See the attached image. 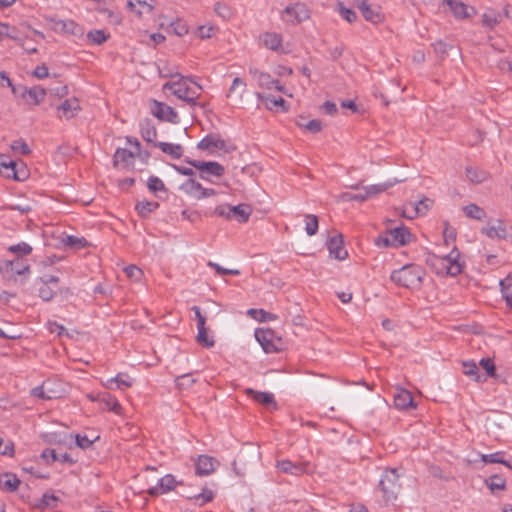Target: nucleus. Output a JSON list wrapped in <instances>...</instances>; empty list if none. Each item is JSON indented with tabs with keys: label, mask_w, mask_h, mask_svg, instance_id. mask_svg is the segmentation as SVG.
Returning <instances> with one entry per match:
<instances>
[{
	"label": "nucleus",
	"mask_w": 512,
	"mask_h": 512,
	"mask_svg": "<svg viewBox=\"0 0 512 512\" xmlns=\"http://www.w3.org/2000/svg\"><path fill=\"white\" fill-rule=\"evenodd\" d=\"M176 81L166 82L162 89L169 90L178 99L185 101L187 104L194 106L197 104V99L201 95L202 87L197 82L193 81L190 76L177 75Z\"/></svg>",
	"instance_id": "obj_1"
},
{
	"label": "nucleus",
	"mask_w": 512,
	"mask_h": 512,
	"mask_svg": "<svg viewBox=\"0 0 512 512\" xmlns=\"http://www.w3.org/2000/svg\"><path fill=\"white\" fill-rule=\"evenodd\" d=\"M460 252L456 247L445 256L430 255L427 264L433 267L437 274L457 276L462 272L463 266L459 262Z\"/></svg>",
	"instance_id": "obj_2"
},
{
	"label": "nucleus",
	"mask_w": 512,
	"mask_h": 512,
	"mask_svg": "<svg viewBox=\"0 0 512 512\" xmlns=\"http://www.w3.org/2000/svg\"><path fill=\"white\" fill-rule=\"evenodd\" d=\"M423 270L416 265H406L391 273V280L405 288H419L422 284Z\"/></svg>",
	"instance_id": "obj_3"
},
{
	"label": "nucleus",
	"mask_w": 512,
	"mask_h": 512,
	"mask_svg": "<svg viewBox=\"0 0 512 512\" xmlns=\"http://www.w3.org/2000/svg\"><path fill=\"white\" fill-rule=\"evenodd\" d=\"M378 487L384 503L386 505L393 503L401 490L397 470L395 468L386 469L380 478Z\"/></svg>",
	"instance_id": "obj_4"
},
{
	"label": "nucleus",
	"mask_w": 512,
	"mask_h": 512,
	"mask_svg": "<svg viewBox=\"0 0 512 512\" xmlns=\"http://www.w3.org/2000/svg\"><path fill=\"white\" fill-rule=\"evenodd\" d=\"M255 338L266 353H276L283 349L284 342L276 332L270 328H258L255 330Z\"/></svg>",
	"instance_id": "obj_5"
},
{
	"label": "nucleus",
	"mask_w": 512,
	"mask_h": 512,
	"mask_svg": "<svg viewBox=\"0 0 512 512\" xmlns=\"http://www.w3.org/2000/svg\"><path fill=\"white\" fill-rule=\"evenodd\" d=\"M191 166L195 167L200 171L199 177L203 180H209L211 176L221 177L225 173L224 167L218 162L214 161H187Z\"/></svg>",
	"instance_id": "obj_6"
},
{
	"label": "nucleus",
	"mask_w": 512,
	"mask_h": 512,
	"mask_svg": "<svg viewBox=\"0 0 512 512\" xmlns=\"http://www.w3.org/2000/svg\"><path fill=\"white\" fill-rule=\"evenodd\" d=\"M282 18L286 22L298 24L310 18V10L304 3L297 2L283 10Z\"/></svg>",
	"instance_id": "obj_7"
},
{
	"label": "nucleus",
	"mask_w": 512,
	"mask_h": 512,
	"mask_svg": "<svg viewBox=\"0 0 512 512\" xmlns=\"http://www.w3.org/2000/svg\"><path fill=\"white\" fill-rule=\"evenodd\" d=\"M46 21L51 23V28L57 33L82 36L83 28L73 20H57L53 17H46Z\"/></svg>",
	"instance_id": "obj_8"
},
{
	"label": "nucleus",
	"mask_w": 512,
	"mask_h": 512,
	"mask_svg": "<svg viewBox=\"0 0 512 512\" xmlns=\"http://www.w3.org/2000/svg\"><path fill=\"white\" fill-rule=\"evenodd\" d=\"M151 112L156 118H158L161 121H167L173 124L179 122V116L177 112L171 106L163 102L153 100Z\"/></svg>",
	"instance_id": "obj_9"
},
{
	"label": "nucleus",
	"mask_w": 512,
	"mask_h": 512,
	"mask_svg": "<svg viewBox=\"0 0 512 512\" xmlns=\"http://www.w3.org/2000/svg\"><path fill=\"white\" fill-rule=\"evenodd\" d=\"M220 462L209 455H199L195 460V474L197 476H208L215 472Z\"/></svg>",
	"instance_id": "obj_10"
},
{
	"label": "nucleus",
	"mask_w": 512,
	"mask_h": 512,
	"mask_svg": "<svg viewBox=\"0 0 512 512\" xmlns=\"http://www.w3.org/2000/svg\"><path fill=\"white\" fill-rule=\"evenodd\" d=\"M0 173L7 177H13L15 180L21 181L27 177L26 170H17V163L10 159L7 155H0Z\"/></svg>",
	"instance_id": "obj_11"
},
{
	"label": "nucleus",
	"mask_w": 512,
	"mask_h": 512,
	"mask_svg": "<svg viewBox=\"0 0 512 512\" xmlns=\"http://www.w3.org/2000/svg\"><path fill=\"white\" fill-rule=\"evenodd\" d=\"M178 484H182V482H177L173 475L167 474L159 480L157 486L149 488L147 493L152 497H157L174 490Z\"/></svg>",
	"instance_id": "obj_12"
},
{
	"label": "nucleus",
	"mask_w": 512,
	"mask_h": 512,
	"mask_svg": "<svg viewBox=\"0 0 512 512\" xmlns=\"http://www.w3.org/2000/svg\"><path fill=\"white\" fill-rule=\"evenodd\" d=\"M356 7L361 11L365 20L374 24L380 23L383 20L379 7L371 6L367 0H355Z\"/></svg>",
	"instance_id": "obj_13"
},
{
	"label": "nucleus",
	"mask_w": 512,
	"mask_h": 512,
	"mask_svg": "<svg viewBox=\"0 0 512 512\" xmlns=\"http://www.w3.org/2000/svg\"><path fill=\"white\" fill-rule=\"evenodd\" d=\"M327 248L330 256L337 260H344L348 256V252L344 248L343 236L341 234L331 237L327 242Z\"/></svg>",
	"instance_id": "obj_14"
},
{
	"label": "nucleus",
	"mask_w": 512,
	"mask_h": 512,
	"mask_svg": "<svg viewBox=\"0 0 512 512\" xmlns=\"http://www.w3.org/2000/svg\"><path fill=\"white\" fill-rule=\"evenodd\" d=\"M253 78L257 81L258 85L262 88L272 89L273 87L278 91H283V86L280 85L278 80L271 77L269 73L261 72L256 69L250 70Z\"/></svg>",
	"instance_id": "obj_15"
},
{
	"label": "nucleus",
	"mask_w": 512,
	"mask_h": 512,
	"mask_svg": "<svg viewBox=\"0 0 512 512\" xmlns=\"http://www.w3.org/2000/svg\"><path fill=\"white\" fill-rule=\"evenodd\" d=\"M394 406L400 410L416 408V403L410 391L398 389L394 395Z\"/></svg>",
	"instance_id": "obj_16"
},
{
	"label": "nucleus",
	"mask_w": 512,
	"mask_h": 512,
	"mask_svg": "<svg viewBox=\"0 0 512 512\" xmlns=\"http://www.w3.org/2000/svg\"><path fill=\"white\" fill-rule=\"evenodd\" d=\"M392 238V246L400 247L408 244L411 241V233L405 226L393 228L388 231Z\"/></svg>",
	"instance_id": "obj_17"
},
{
	"label": "nucleus",
	"mask_w": 512,
	"mask_h": 512,
	"mask_svg": "<svg viewBox=\"0 0 512 512\" xmlns=\"http://www.w3.org/2000/svg\"><path fill=\"white\" fill-rule=\"evenodd\" d=\"M445 2L450 7L453 15L456 18L466 19L475 14L474 8H469L466 4L459 0H445Z\"/></svg>",
	"instance_id": "obj_18"
},
{
	"label": "nucleus",
	"mask_w": 512,
	"mask_h": 512,
	"mask_svg": "<svg viewBox=\"0 0 512 512\" xmlns=\"http://www.w3.org/2000/svg\"><path fill=\"white\" fill-rule=\"evenodd\" d=\"M200 150H224L226 142L217 134L206 135L197 145Z\"/></svg>",
	"instance_id": "obj_19"
},
{
	"label": "nucleus",
	"mask_w": 512,
	"mask_h": 512,
	"mask_svg": "<svg viewBox=\"0 0 512 512\" xmlns=\"http://www.w3.org/2000/svg\"><path fill=\"white\" fill-rule=\"evenodd\" d=\"M0 271L4 272H15L17 275H24L30 271L28 264H22L19 259L5 260L0 262Z\"/></svg>",
	"instance_id": "obj_20"
},
{
	"label": "nucleus",
	"mask_w": 512,
	"mask_h": 512,
	"mask_svg": "<svg viewBox=\"0 0 512 512\" xmlns=\"http://www.w3.org/2000/svg\"><path fill=\"white\" fill-rule=\"evenodd\" d=\"M497 225L488 224L482 227L481 232L491 239H505L507 237V230L501 220H497Z\"/></svg>",
	"instance_id": "obj_21"
},
{
	"label": "nucleus",
	"mask_w": 512,
	"mask_h": 512,
	"mask_svg": "<svg viewBox=\"0 0 512 512\" xmlns=\"http://www.w3.org/2000/svg\"><path fill=\"white\" fill-rule=\"evenodd\" d=\"M245 392L248 396L252 397L259 404H262L266 407L274 406L276 408L277 406L274 399V395L272 393L260 392L252 388H247Z\"/></svg>",
	"instance_id": "obj_22"
},
{
	"label": "nucleus",
	"mask_w": 512,
	"mask_h": 512,
	"mask_svg": "<svg viewBox=\"0 0 512 512\" xmlns=\"http://www.w3.org/2000/svg\"><path fill=\"white\" fill-rule=\"evenodd\" d=\"M100 404L102 405V408L107 411H112L117 415H120L122 413V406L118 402L115 396L111 395L110 393H103L99 396Z\"/></svg>",
	"instance_id": "obj_23"
},
{
	"label": "nucleus",
	"mask_w": 512,
	"mask_h": 512,
	"mask_svg": "<svg viewBox=\"0 0 512 512\" xmlns=\"http://www.w3.org/2000/svg\"><path fill=\"white\" fill-rule=\"evenodd\" d=\"M78 110H80L78 100L76 98L67 99L58 107L59 117L70 119L75 116Z\"/></svg>",
	"instance_id": "obj_24"
},
{
	"label": "nucleus",
	"mask_w": 512,
	"mask_h": 512,
	"mask_svg": "<svg viewBox=\"0 0 512 512\" xmlns=\"http://www.w3.org/2000/svg\"><path fill=\"white\" fill-rule=\"evenodd\" d=\"M21 484L20 479L13 473L0 475V489L6 492H14Z\"/></svg>",
	"instance_id": "obj_25"
},
{
	"label": "nucleus",
	"mask_w": 512,
	"mask_h": 512,
	"mask_svg": "<svg viewBox=\"0 0 512 512\" xmlns=\"http://www.w3.org/2000/svg\"><path fill=\"white\" fill-rule=\"evenodd\" d=\"M142 138L148 143H154L157 138V130L150 119H145L140 123Z\"/></svg>",
	"instance_id": "obj_26"
},
{
	"label": "nucleus",
	"mask_w": 512,
	"mask_h": 512,
	"mask_svg": "<svg viewBox=\"0 0 512 512\" xmlns=\"http://www.w3.org/2000/svg\"><path fill=\"white\" fill-rule=\"evenodd\" d=\"M251 213V207L247 204L231 205V219H235L239 223L247 222Z\"/></svg>",
	"instance_id": "obj_27"
},
{
	"label": "nucleus",
	"mask_w": 512,
	"mask_h": 512,
	"mask_svg": "<svg viewBox=\"0 0 512 512\" xmlns=\"http://www.w3.org/2000/svg\"><path fill=\"white\" fill-rule=\"evenodd\" d=\"M277 467L283 473H288V474H292V475H300L305 471V464L293 463L289 460L278 461Z\"/></svg>",
	"instance_id": "obj_28"
},
{
	"label": "nucleus",
	"mask_w": 512,
	"mask_h": 512,
	"mask_svg": "<svg viewBox=\"0 0 512 512\" xmlns=\"http://www.w3.org/2000/svg\"><path fill=\"white\" fill-rule=\"evenodd\" d=\"M432 203V200L425 197L413 206L412 213L408 214L406 211H404L403 216L408 219H413L418 215H424L429 211Z\"/></svg>",
	"instance_id": "obj_29"
},
{
	"label": "nucleus",
	"mask_w": 512,
	"mask_h": 512,
	"mask_svg": "<svg viewBox=\"0 0 512 512\" xmlns=\"http://www.w3.org/2000/svg\"><path fill=\"white\" fill-rule=\"evenodd\" d=\"M154 146L159 147L163 153L170 155L173 159L181 158L184 152V149L180 144L159 142L155 143Z\"/></svg>",
	"instance_id": "obj_30"
},
{
	"label": "nucleus",
	"mask_w": 512,
	"mask_h": 512,
	"mask_svg": "<svg viewBox=\"0 0 512 512\" xmlns=\"http://www.w3.org/2000/svg\"><path fill=\"white\" fill-rule=\"evenodd\" d=\"M261 38L264 46L270 50L277 51L282 45L281 34L275 32H265Z\"/></svg>",
	"instance_id": "obj_31"
},
{
	"label": "nucleus",
	"mask_w": 512,
	"mask_h": 512,
	"mask_svg": "<svg viewBox=\"0 0 512 512\" xmlns=\"http://www.w3.org/2000/svg\"><path fill=\"white\" fill-rule=\"evenodd\" d=\"M214 498L215 492L208 487H203L202 491L199 494L188 497L190 501H192L194 504L198 506H203L209 502H212Z\"/></svg>",
	"instance_id": "obj_32"
},
{
	"label": "nucleus",
	"mask_w": 512,
	"mask_h": 512,
	"mask_svg": "<svg viewBox=\"0 0 512 512\" xmlns=\"http://www.w3.org/2000/svg\"><path fill=\"white\" fill-rule=\"evenodd\" d=\"M113 385L118 389H125L132 386V379L129 375L119 373L117 376L107 380V387L113 389Z\"/></svg>",
	"instance_id": "obj_33"
},
{
	"label": "nucleus",
	"mask_w": 512,
	"mask_h": 512,
	"mask_svg": "<svg viewBox=\"0 0 512 512\" xmlns=\"http://www.w3.org/2000/svg\"><path fill=\"white\" fill-rule=\"evenodd\" d=\"M159 208V203L154 201H140L136 204L135 210L142 218H147L153 211Z\"/></svg>",
	"instance_id": "obj_34"
},
{
	"label": "nucleus",
	"mask_w": 512,
	"mask_h": 512,
	"mask_svg": "<svg viewBox=\"0 0 512 512\" xmlns=\"http://www.w3.org/2000/svg\"><path fill=\"white\" fill-rule=\"evenodd\" d=\"M203 186L197 182L195 179L189 178L187 179L181 186L180 189L183 190L187 195L197 199V196L201 194Z\"/></svg>",
	"instance_id": "obj_35"
},
{
	"label": "nucleus",
	"mask_w": 512,
	"mask_h": 512,
	"mask_svg": "<svg viewBox=\"0 0 512 512\" xmlns=\"http://www.w3.org/2000/svg\"><path fill=\"white\" fill-rule=\"evenodd\" d=\"M135 156L134 154L126 149V148H118L114 154V166H117L119 163H123L125 165L132 164Z\"/></svg>",
	"instance_id": "obj_36"
},
{
	"label": "nucleus",
	"mask_w": 512,
	"mask_h": 512,
	"mask_svg": "<svg viewBox=\"0 0 512 512\" xmlns=\"http://www.w3.org/2000/svg\"><path fill=\"white\" fill-rule=\"evenodd\" d=\"M45 95L46 90L40 86H34L23 93V97L28 96L34 105L40 104L44 100Z\"/></svg>",
	"instance_id": "obj_37"
},
{
	"label": "nucleus",
	"mask_w": 512,
	"mask_h": 512,
	"mask_svg": "<svg viewBox=\"0 0 512 512\" xmlns=\"http://www.w3.org/2000/svg\"><path fill=\"white\" fill-rule=\"evenodd\" d=\"M198 334L196 336V341L199 345L210 348L214 346L213 338L208 336V329L206 328V324L197 325Z\"/></svg>",
	"instance_id": "obj_38"
},
{
	"label": "nucleus",
	"mask_w": 512,
	"mask_h": 512,
	"mask_svg": "<svg viewBox=\"0 0 512 512\" xmlns=\"http://www.w3.org/2000/svg\"><path fill=\"white\" fill-rule=\"evenodd\" d=\"M466 177L470 182L479 184L487 179V173L479 168L467 166Z\"/></svg>",
	"instance_id": "obj_39"
},
{
	"label": "nucleus",
	"mask_w": 512,
	"mask_h": 512,
	"mask_svg": "<svg viewBox=\"0 0 512 512\" xmlns=\"http://www.w3.org/2000/svg\"><path fill=\"white\" fill-rule=\"evenodd\" d=\"M463 211L465 215L471 219L482 220L486 217L484 209L473 203L464 206Z\"/></svg>",
	"instance_id": "obj_40"
},
{
	"label": "nucleus",
	"mask_w": 512,
	"mask_h": 512,
	"mask_svg": "<svg viewBox=\"0 0 512 512\" xmlns=\"http://www.w3.org/2000/svg\"><path fill=\"white\" fill-rule=\"evenodd\" d=\"M257 98L262 100L267 109L272 110L275 107L281 106L284 107L286 101L282 97H274L272 95H262L257 93Z\"/></svg>",
	"instance_id": "obj_41"
},
{
	"label": "nucleus",
	"mask_w": 512,
	"mask_h": 512,
	"mask_svg": "<svg viewBox=\"0 0 512 512\" xmlns=\"http://www.w3.org/2000/svg\"><path fill=\"white\" fill-rule=\"evenodd\" d=\"M463 373L467 376L473 377L476 382H483L486 377L479 374V368L475 362H463Z\"/></svg>",
	"instance_id": "obj_42"
},
{
	"label": "nucleus",
	"mask_w": 512,
	"mask_h": 512,
	"mask_svg": "<svg viewBox=\"0 0 512 512\" xmlns=\"http://www.w3.org/2000/svg\"><path fill=\"white\" fill-rule=\"evenodd\" d=\"M248 314L260 322L274 321L278 318L277 315L267 312L263 309L252 308L248 310Z\"/></svg>",
	"instance_id": "obj_43"
},
{
	"label": "nucleus",
	"mask_w": 512,
	"mask_h": 512,
	"mask_svg": "<svg viewBox=\"0 0 512 512\" xmlns=\"http://www.w3.org/2000/svg\"><path fill=\"white\" fill-rule=\"evenodd\" d=\"M396 182H397V180H395L393 182H386L383 184H375V185L366 186L364 188V191L367 194V197L370 198L372 196L378 195L381 192H384L388 188L392 187Z\"/></svg>",
	"instance_id": "obj_44"
},
{
	"label": "nucleus",
	"mask_w": 512,
	"mask_h": 512,
	"mask_svg": "<svg viewBox=\"0 0 512 512\" xmlns=\"http://www.w3.org/2000/svg\"><path fill=\"white\" fill-rule=\"evenodd\" d=\"M305 231L309 236H313L318 231V217L314 214L305 215Z\"/></svg>",
	"instance_id": "obj_45"
},
{
	"label": "nucleus",
	"mask_w": 512,
	"mask_h": 512,
	"mask_svg": "<svg viewBox=\"0 0 512 512\" xmlns=\"http://www.w3.org/2000/svg\"><path fill=\"white\" fill-rule=\"evenodd\" d=\"M175 383L180 389H188L196 383V379L193 377L192 373H185L177 376Z\"/></svg>",
	"instance_id": "obj_46"
},
{
	"label": "nucleus",
	"mask_w": 512,
	"mask_h": 512,
	"mask_svg": "<svg viewBox=\"0 0 512 512\" xmlns=\"http://www.w3.org/2000/svg\"><path fill=\"white\" fill-rule=\"evenodd\" d=\"M337 11L341 15V17L349 23H353L357 19L356 12L350 8L345 7L343 2L337 3Z\"/></svg>",
	"instance_id": "obj_47"
},
{
	"label": "nucleus",
	"mask_w": 512,
	"mask_h": 512,
	"mask_svg": "<svg viewBox=\"0 0 512 512\" xmlns=\"http://www.w3.org/2000/svg\"><path fill=\"white\" fill-rule=\"evenodd\" d=\"M8 251L16 254L18 256H26V255L31 254L32 247L25 242H21V243L9 246Z\"/></svg>",
	"instance_id": "obj_48"
},
{
	"label": "nucleus",
	"mask_w": 512,
	"mask_h": 512,
	"mask_svg": "<svg viewBox=\"0 0 512 512\" xmlns=\"http://www.w3.org/2000/svg\"><path fill=\"white\" fill-rule=\"evenodd\" d=\"M505 483V479L498 475H492L486 480V484L492 492L496 490H503L505 488Z\"/></svg>",
	"instance_id": "obj_49"
},
{
	"label": "nucleus",
	"mask_w": 512,
	"mask_h": 512,
	"mask_svg": "<svg viewBox=\"0 0 512 512\" xmlns=\"http://www.w3.org/2000/svg\"><path fill=\"white\" fill-rule=\"evenodd\" d=\"M10 147L13 150V152L18 153L20 155H28L31 153V149L22 138L13 141Z\"/></svg>",
	"instance_id": "obj_50"
},
{
	"label": "nucleus",
	"mask_w": 512,
	"mask_h": 512,
	"mask_svg": "<svg viewBox=\"0 0 512 512\" xmlns=\"http://www.w3.org/2000/svg\"><path fill=\"white\" fill-rule=\"evenodd\" d=\"M31 395L42 400H50L55 397L54 395H52L51 390H46L45 383H43L41 386L34 387L31 390Z\"/></svg>",
	"instance_id": "obj_51"
},
{
	"label": "nucleus",
	"mask_w": 512,
	"mask_h": 512,
	"mask_svg": "<svg viewBox=\"0 0 512 512\" xmlns=\"http://www.w3.org/2000/svg\"><path fill=\"white\" fill-rule=\"evenodd\" d=\"M108 37L109 36L106 35L103 30H93V31L88 32V34H87V38L93 44H96V45L103 44L108 39Z\"/></svg>",
	"instance_id": "obj_52"
},
{
	"label": "nucleus",
	"mask_w": 512,
	"mask_h": 512,
	"mask_svg": "<svg viewBox=\"0 0 512 512\" xmlns=\"http://www.w3.org/2000/svg\"><path fill=\"white\" fill-rule=\"evenodd\" d=\"M63 242L65 245L77 249L85 248L88 245V242L85 238H79L76 236H67L66 239L63 240Z\"/></svg>",
	"instance_id": "obj_53"
},
{
	"label": "nucleus",
	"mask_w": 512,
	"mask_h": 512,
	"mask_svg": "<svg viewBox=\"0 0 512 512\" xmlns=\"http://www.w3.org/2000/svg\"><path fill=\"white\" fill-rule=\"evenodd\" d=\"M148 188L151 192H159V191H166L165 185L163 181L156 177V176H150L147 182Z\"/></svg>",
	"instance_id": "obj_54"
},
{
	"label": "nucleus",
	"mask_w": 512,
	"mask_h": 512,
	"mask_svg": "<svg viewBox=\"0 0 512 512\" xmlns=\"http://www.w3.org/2000/svg\"><path fill=\"white\" fill-rule=\"evenodd\" d=\"M99 439V436H95L93 439L88 438L86 435H75L76 445L82 449L89 448L95 441Z\"/></svg>",
	"instance_id": "obj_55"
},
{
	"label": "nucleus",
	"mask_w": 512,
	"mask_h": 512,
	"mask_svg": "<svg viewBox=\"0 0 512 512\" xmlns=\"http://www.w3.org/2000/svg\"><path fill=\"white\" fill-rule=\"evenodd\" d=\"M38 295L43 301L49 302L54 298L55 290L52 286L42 284V286L39 288Z\"/></svg>",
	"instance_id": "obj_56"
},
{
	"label": "nucleus",
	"mask_w": 512,
	"mask_h": 512,
	"mask_svg": "<svg viewBox=\"0 0 512 512\" xmlns=\"http://www.w3.org/2000/svg\"><path fill=\"white\" fill-rule=\"evenodd\" d=\"M124 272L128 278H130L134 281H139L143 274L142 270L135 265L127 266L124 269Z\"/></svg>",
	"instance_id": "obj_57"
},
{
	"label": "nucleus",
	"mask_w": 512,
	"mask_h": 512,
	"mask_svg": "<svg viewBox=\"0 0 512 512\" xmlns=\"http://www.w3.org/2000/svg\"><path fill=\"white\" fill-rule=\"evenodd\" d=\"M480 365L486 371L487 375L490 377H494L496 373L495 364L490 358H483L480 360Z\"/></svg>",
	"instance_id": "obj_58"
},
{
	"label": "nucleus",
	"mask_w": 512,
	"mask_h": 512,
	"mask_svg": "<svg viewBox=\"0 0 512 512\" xmlns=\"http://www.w3.org/2000/svg\"><path fill=\"white\" fill-rule=\"evenodd\" d=\"M300 127H304L306 130L310 131L311 133H318L322 130V123L318 119H313L307 122L306 124H300L298 123Z\"/></svg>",
	"instance_id": "obj_59"
},
{
	"label": "nucleus",
	"mask_w": 512,
	"mask_h": 512,
	"mask_svg": "<svg viewBox=\"0 0 512 512\" xmlns=\"http://www.w3.org/2000/svg\"><path fill=\"white\" fill-rule=\"evenodd\" d=\"M434 51L440 55V57H445V55L448 53V50L452 48L451 45L447 44L446 42L442 40H438L433 44Z\"/></svg>",
	"instance_id": "obj_60"
},
{
	"label": "nucleus",
	"mask_w": 512,
	"mask_h": 512,
	"mask_svg": "<svg viewBox=\"0 0 512 512\" xmlns=\"http://www.w3.org/2000/svg\"><path fill=\"white\" fill-rule=\"evenodd\" d=\"M217 216L224 217L226 219H231V205L230 204H222L217 206L213 213Z\"/></svg>",
	"instance_id": "obj_61"
},
{
	"label": "nucleus",
	"mask_w": 512,
	"mask_h": 512,
	"mask_svg": "<svg viewBox=\"0 0 512 512\" xmlns=\"http://www.w3.org/2000/svg\"><path fill=\"white\" fill-rule=\"evenodd\" d=\"M59 498L55 496L53 493L45 492L41 499V504L39 507H48V506H55L53 503L58 502Z\"/></svg>",
	"instance_id": "obj_62"
},
{
	"label": "nucleus",
	"mask_w": 512,
	"mask_h": 512,
	"mask_svg": "<svg viewBox=\"0 0 512 512\" xmlns=\"http://www.w3.org/2000/svg\"><path fill=\"white\" fill-rule=\"evenodd\" d=\"M174 32L178 36H183L188 33V27L185 23H183L181 20H177L176 22H173L171 24Z\"/></svg>",
	"instance_id": "obj_63"
},
{
	"label": "nucleus",
	"mask_w": 512,
	"mask_h": 512,
	"mask_svg": "<svg viewBox=\"0 0 512 512\" xmlns=\"http://www.w3.org/2000/svg\"><path fill=\"white\" fill-rule=\"evenodd\" d=\"M41 458L46 461V463H53L58 460V454L54 449H45L41 453Z\"/></svg>",
	"instance_id": "obj_64"
}]
</instances>
